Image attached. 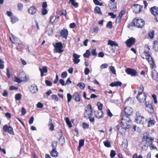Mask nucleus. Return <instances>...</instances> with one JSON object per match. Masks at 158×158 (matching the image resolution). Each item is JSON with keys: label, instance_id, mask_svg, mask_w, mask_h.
<instances>
[{"label": "nucleus", "instance_id": "nucleus-50", "mask_svg": "<svg viewBox=\"0 0 158 158\" xmlns=\"http://www.w3.org/2000/svg\"><path fill=\"white\" fill-rule=\"evenodd\" d=\"M82 126L84 129H87L88 128L89 126L88 124L85 123H82Z\"/></svg>", "mask_w": 158, "mask_h": 158}, {"label": "nucleus", "instance_id": "nucleus-10", "mask_svg": "<svg viewBox=\"0 0 158 158\" xmlns=\"http://www.w3.org/2000/svg\"><path fill=\"white\" fill-rule=\"evenodd\" d=\"M142 8V6L140 5L135 4L132 7V9L134 12L137 13L140 12L141 11Z\"/></svg>", "mask_w": 158, "mask_h": 158}, {"label": "nucleus", "instance_id": "nucleus-23", "mask_svg": "<svg viewBox=\"0 0 158 158\" xmlns=\"http://www.w3.org/2000/svg\"><path fill=\"white\" fill-rule=\"evenodd\" d=\"M155 123L156 121L154 118H149L148 122V127H152L155 124Z\"/></svg>", "mask_w": 158, "mask_h": 158}, {"label": "nucleus", "instance_id": "nucleus-46", "mask_svg": "<svg viewBox=\"0 0 158 158\" xmlns=\"http://www.w3.org/2000/svg\"><path fill=\"white\" fill-rule=\"evenodd\" d=\"M56 17L55 16H52L50 17V21L52 23H53L56 20Z\"/></svg>", "mask_w": 158, "mask_h": 158}, {"label": "nucleus", "instance_id": "nucleus-9", "mask_svg": "<svg viewBox=\"0 0 158 158\" xmlns=\"http://www.w3.org/2000/svg\"><path fill=\"white\" fill-rule=\"evenodd\" d=\"M3 129L4 131H7L8 133L11 135L14 134V133L13 131V129L10 126L8 127L7 125H5L3 127Z\"/></svg>", "mask_w": 158, "mask_h": 158}, {"label": "nucleus", "instance_id": "nucleus-31", "mask_svg": "<svg viewBox=\"0 0 158 158\" xmlns=\"http://www.w3.org/2000/svg\"><path fill=\"white\" fill-rule=\"evenodd\" d=\"M69 2H70L72 5L75 7L77 8L78 6V3L75 2H74V0H70Z\"/></svg>", "mask_w": 158, "mask_h": 158}, {"label": "nucleus", "instance_id": "nucleus-15", "mask_svg": "<svg viewBox=\"0 0 158 158\" xmlns=\"http://www.w3.org/2000/svg\"><path fill=\"white\" fill-rule=\"evenodd\" d=\"M73 57L74 58L73 61L74 64H78L80 61V60L79 59L80 57V55L75 53H74L73 54Z\"/></svg>", "mask_w": 158, "mask_h": 158}, {"label": "nucleus", "instance_id": "nucleus-18", "mask_svg": "<svg viewBox=\"0 0 158 158\" xmlns=\"http://www.w3.org/2000/svg\"><path fill=\"white\" fill-rule=\"evenodd\" d=\"M94 114L96 117L98 118L102 117L103 113L102 110H97L95 111Z\"/></svg>", "mask_w": 158, "mask_h": 158}, {"label": "nucleus", "instance_id": "nucleus-52", "mask_svg": "<svg viewBox=\"0 0 158 158\" xmlns=\"http://www.w3.org/2000/svg\"><path fill=\"white\" fill-rule=\"evenodd\" d=\"M98 110H102V104L100 102H98L97 104Z\"/></svg>", "mask_w": 158, "mask_h": 158}, {"label": "nucleus", "instance_id": "nucleus-27", "mask_svg": "<svg viewBox=\"0 0 158 158\" xmlns=\"http://www.w3.org/2000/svg\"><path fill=\"white\" fill-rule=\"evenodd\" d=\"M10 19L11 23L13 24L18 21V18L14 16H12L10 17Z\"/></svg>", "mask_w": 158, "mask_h": 158}, {"label": "nucleus", "instance_id": "nucleus-57", "mask_svg": "<svg viewBox=\"0 0 158 158\" xmlns=\"http://www.w3.org/2000/svg\"><path fill=\"white\" fill-rule=\"evenodd\" d=\"M108 15L111 16V17L113 19H114L116 17V15L114 14L113 13H109Z\"/></svg>", "mask_w": 158, "mask_h": 158}, {"label": "nucleus", "instance_id": "nucleus-51", "mask_svg": "<svg viewBox=\"0 0 158 158\" xmlns=\"http://www.w3.org/2000/svg\"><path fill=\"white\" fill-rule=\"evenodd\" d=\"M43 106V104L40 102H39L36 105L37 107L38 108H42Z\"/></svg>", "mask_w": 158, "mask_h": 158}, {"label": "nucleus", "instance_id": "nucleus-35", "mask_svg": "<svg viewBox=\"0 0 158 158\" xmlns=\"http://www.w3.org/2000/svg\"><path fill=\"white\" fill-rule=\"evenodd\" d=\"M94 11L95 13L98 14H101L100 8L98 7H96L94 9Z\"/></svg>", "mask_w": 158, "mask_h": 158}, {"label": "nucleus", "instance_id": "nucleus-64", "mask_svg": "<svg viewBox=\"0 0 158 158\" xmlns=\"http://www.w3.org/2000/svg\"><path fill=\"white\" fill-rule=\"evenodd\" d=\"M125 11L124 10H122L119 13V15L118 17L121 18L122 16L125 14Z\"/></svg>", "mask_w": 158, "mask_h": 158}, {"label": "nucleus", "instance_id": "nucleus-36", "mask_svg": "<svg viewBox=\"0 0 158 158\" xmlns=\"http://www.w3.org/2000/svg\"><path fill=\"white\" fill-rule=\"evenodd\" d=\"M148 36L150 37V39H152L154 35V31H152L148 33Z\"/></svg>", "mask_w": 158, "mask_h": 158}, {"label": "nucleus", "instance_id": "nucleus-25", "mask_svg": "<svg viewBox=\"0 0 158 158\" xmlns=\"http://www.w3.org/2000/svg\"><path fill=\"white\" fill-rule=\"evenodd\" d=\"M73 99L76 101L79 102L80 100L79 95L77 92H75L73 94Z\"/></svg>", "mask_w": 158, "mask_h": 158}, {"label": "nucleus", "instance_id": "nucleus-37", "mask_svg": "<svg viewBox=\"0 0 158 158\" xmlns=\"http://www.w3.org/2000/svg\"><path fill=\"white\" fill-rule=\"evenodd\" d=\"M59 14L60 15H64L65 16L66 15V12L65 10H62V11H60L59 12Z\"/></svg>", "mask_w": 158, "mask_h": 158}, {"label": "nucleus", "instance_id": "nucleus-49", "mask_svg": "<svg viewBox=\"0 0 158 158\" xmlns=\"http://www.w3.org/2000/svg\"><path fill=\"white\" fill-rule=\"evenodd\" d=\"M48 13L47 10L45 8H43L42 10V14L43 15H45Z\"/></svg>", "mask_w": 158, "mask_h": 158}, {"label": "nucleus", "instance_id": "nucleus-16", "mask_svg": "<svg viewBox=\"0 0 158 158\" xmlns=\"http://www.w3.org/2000/svg\"><path fill=\"white\" fill-rule=\"evenodd\" d=\"M148 144L145 141H143L140 144V146L143 150H146L147 149Z\"/></svg>", "mask_w": 158, "mask_h": 158}, {"label": "nucleus", "instance_id": "nucleus-26", "mask_svg": "<svg viewBox=\"0 0 158 158\" xmlns=\"http://www.w3.org/2000/svg\"><path fill=\"white\" fill-rule=\"evenodd\" d=\"M108 45H110L111 46L114 45L116 46H118V44L116 43L115 41H114L110 40H109L108 41Z\"/></svg>", "mask_w": 158, "mask_h": 158}, {"label": "nucleus", "instance_id": "nucleus-11", "mask_svg": "<svg viewBox=\"0 0 158 158\" xmlns=\"http://www.w3.org/2000/svg\"><path fill=\"white\" fill-rule=\"evenodd\" d=\"M125 72L128 74L132 76H136L137 73L135 69H126Z\"/></svg>", "mask_w": 158, "mask_h": 158}, {"label": "nucleus", "instance_id": "nucleus-48", "mask_svg": "<svg viewBox=\"0 0 158 158\" xmlns=\"http://www.w3.org/2000/svg\"><path fill=\"white\" fill-rule=\"evenodd\" d=\"M45 83L48 86H51L52 85V83L49 81L46 80L45 81Z\"/></svg>", "mask_w": 158, "mask_h": 158}, {"label": "nucleus", "instance_id": "nucleus-34", "mask_svg": "<svg viewBox=\"0 0 158 158\" xmlns=\"http://www.w3.org/2000/svg\"><path fill=\"white\" fill-rule=\"evenodd\" d=\"M122 146L125 148H127V140H124L122 144Z\"/></svg>", "mask_w": 158, "mask_h": 158}, {"label": "nucleus", "instance_id": "nucleus-47", "mask_svg": "<svg viewBox=\"0 0 158 158\" xmlns=\"http://www.w3.org/2000/svg\"><path fill=\"white\" fill-rule=\"evenodd\" d=\"M68 102H69L72 98V95L69 93L67 94V95Z\"/></svg>", "mask_w": 158, "mask_h": 158}, {"label": "nucleus", "instance_id": "nucleus-29", "mask_svg": "<svg viewBox=\"0 0 158 158\" xmlns=\"http://www.w3.org/2000/svg\"><path fill=\"white\" fill-rule=\"evenodd\" d=\"M48 126L50 127V130L52 131L54 130V126L51 119H50V121L49 122Z\"/></svg>", "mask_w": 158, "mask_h": 158}, {"label": "nucleus", "instance_id": "nucleus-7", "mask_svg": "<svg viewBox=\"0 0 158 158\" xmlns=\"http://www.w3.org/2000/svg\"><path fill=\"white\" fill-rule=\"evenodd\" d=\"M136 98L139 102H144L145 101L146 98V96L144 93L139 92Z\"/></svg>", "mask_w": 158, "mask_h": 158}, {"label": "nucleus", "instance_id": "nucleus-56", "mask_svg": "<svg viewBox=\"0 0 158 158\" xmlns=\"http://www.w3.org/2000/svg\"><path fill=\"white\" fill-rule=\"evenodd\" d=\"M52 99L57 101L58 100V98L57 95H53L52 96Z\"/></svg>", "mask_w": 158, "mask_h": 158}, {"label": "nucleus", "instance_id": "nucleus-32", "mask_svg": "<svg viewBox=\"0 0 158 158\" xmlns=\"http://www.w3.org/2000/svg\"><path fill=\"white\" fill-rule=\"evenodd\" d=\"M66 122L69 127L70 128L72 127V125L70 121H69V118L68 117H66L65 118Z\"/></svg>", "mask_w": 158, "mask_h": 158}, {"label": "nucleus", "instance_id": "nucleus-12", "mask_svg": "<svg viewBox=\"0 0 158 158\" xmlns=\"http://www.w3.org/2000/svg\"><path fill=\"white\" fill-rule=\"evenodd\" d=\"M135 39L132 37L128 39L126 43L127 46L128 47H131L135 42Z\"/></svg>", "mask_w": 158, "mask_h": 158}, {"label": "nucleus", "instance_id": "nucleus-3", "mask_svg": "<svg viewBox=\"0 0 158 158\" xmlns=\"http://www.w3.org/2000/svg\"><path fill=\"white\" fill-rule=\"evenodd\" d=\"M93 110L90 104H89L84 112V116L86 119H89V121L92 123L94 121V118L93 116Z\"/></svg>", "mask_w": 158, "mask_h": 158}, {"label": "nucleus", "instance_id": "nucleus-63", "mask_svg": "<svg viewBox=\"0 0 158 158\" xmlns=\"http://www.w3.org/2000/svg\"><path fill=\"white\" fill-rule=\"evenodd\" d=\"M34 120V118L33 116L31 117L29 120V123L30 124H32L33 123Z\"/></svg>", "mask_w": 158, "mask_h": 158}, {"label": "nucleus", "instance_id": "nucleus-38", "mask_svg": "<svg viewBox=\"0 0 158 158\" xmlns=\"http://www.w3.org/2000/svg\"><path fill=\"white\" fill-rule=\"evenodd\" d=\"M15 99L17 100H19L21 99V95L20 94H16L15 95Z\"/></svg>", "mask_w": 158, "mask_h": 158}, {"label": "nucleus", "instance_id": "nucleus-58", "mask_svg": "<svg viewBox=\"0 0 158 158\" xmlns=\"http://www.w3.org/2000/svg\"><path fill=\"white\" fill-rule=\"evenodd\" d=\"M98 0H93L95 4L101 6L102 4L100 3L98 1Z\"/></svg>", "mask_w": 158, "mask_h": 158}, {"label": "nucleus", "instance_id": "nucleus-54", "mask_svg": "<svg viewBox=\"0 0 158 158\" xmlns=\"http://www.w3.org/2000/svg\"><path fill=\"white\" fill-rule=\"evenodd\" d=\"M67 75V73L66 72H63L61 75V77L63 78H66Z\"/></svg>", "mask_w": 158, "mask_h": 158}, {"label": "nucleus", "instance_id": "nucleus-13", "mask_svg": "<svg viewBox=\"0 0 158 158\" xmlns=\"http://www.w3.org/2000/svg\"><path fill=\"white\" fill-rule=\"evenodd\" d=\"M124 112L125 114V115L127 116L131 114L133 112V109L129 106H126L124 108Z\"/></svg>", "mask_w": 158, "mask_h": 158}, {"label": "nucleus", "instance_id": "nucleus-6", "mask_svg": "<svg viewBox=\"0 0 158 158\" xmlns=\"http://www.w3.org/2000/svg\"><path fill=\"white\" fill-rule=\"evenodd\" d=\"M134 25L138 28H141L144 24V21L142 19L136 18L133 21Z\"/></svg>", "mask_w": 158, "mask_h": 158}, {"label": "nucleus", "instance_id": "nucleus-1", "mask_svg": "<svg viewBox=\"0 0 158 158\" xmlns=\"http://www.w3.org/2000/svg\"><path fill=\"white\" fill-rule=\"evenodd\" d=\"M132 122L130 120V118L126 115H123L122 118V121L121 125L123 129H121L122 131H120L121 134H123L125 130L124 128H129L131 127Z\"/></svg>", "mask_w": 158, "mask_h": 158}, {"label": "nucleus", "instance_id": "nucleus-39", "mask_svg": "<svg viewBox=\"0 0 158 158\" xmlns=\"http://www.w3.org/2000/svg\"><path fill=\"white\" fill-rule=\"evenodd\" d=\"M14 40L15 41L16 43L18 44H23V42L17 38H14Z\"/></svg>", "mask_w": 158, "mask_h": 158}, {"label": "nucleus", "instance_id": "nucleus-62", "mask_svg": "<svg viewBox=\"0 0 158 158\" xmlns=\"http://www.w3.org/2000/svg\"><path fill=\"white\" fill-rule=\"evenodd\" d=\"M23 7V4L21 3H19L18 5V9L20 10H21Z\"/></svg>", "mask_w": 158, "mask_h": 158}, {"label": "nucleus", "instance_id": "nucleus-45", "mask_svg": "<svg viewBox=\"0 0 158 158\" xmlns=\"http://www.w3.org/2000/svg\"><path fill=\"white\" fill-rule=\"evenodd\" d=\"M116 155L115 152L113 150H111L110 153V156L112 158H113Z\"/></svg>", "mask_w": 158, "mask_h": 158}, {"label": "nucleus", "instance_id": "nucleus-8", "mask_svg": "<svg viewBox=\"0 0 158 158\" xmlns=\"http://www.w3.org/2000/svg\"><path fill=\"white\" fill-rule=\"evenodd\" d=\"M146 110L149 113H152L154 112V109L152 105V102H145Z\"/></svg>", "mask_w": 158, "mask_h": 158}, {"label": "nucleus", "instance_id": "nucleus-41", "mask_svg": "<svg viewBox=\"0 0 158 158\" xmlns=\"http://www.w3.org/2000/svg\"><path fill=\"white\" fill-rule=\"evenodd\" d=\"M57 142L56 141H54L52 143V149H56V147L57 146Z\"/></svg>", "mask_w": 158, "mask_h": 158}, {"label": "nucleus", "instance_id": "nucleus-44", "mask_svg": "<svg viewBox=\"0 0 158 158\" xmlns=\"http://www.w3.org/2000/svg\"><path fill=\"white\" fill-rule=\"evenodd\" d=\"M84 139H81L79 141V145L80 147H82L84 146Z\"/></svg>", "mask_w": 158, "mask_h": 158}, {"label": "nucleus", "instance_id": "nucleus-33", "mask_svg": "<svg viewBox=\"0 0 158 158\" xmlns=\"http://www.w3.org/2000/svg\"><path fill=\"white\" fill-rule=\"evenodd\" d=\"M104 145L108 148L110 147V143L108 140H106L103 142Z\"/></svg>", "mask_w": 158, "mask_h": 158}, {"label": "nucleus", "instance_id": "nucleus-55", "mask_svg": "<svg viewBox=\"0 0 158 158\" xmlns=\"http://www.w3.org/2000/svg\"><path fill=\"white\" fill-rule=\"evenodd\" d=\"M15 81L18 83H20L22 81L19 78L16 77H15Z\"/></svg>", "mask_w": 158, "mask_h": 158}, {"label": "nucleus", "instance_id": "nucleus-40", "mask_svg": "<svg viewBox=\"0 0 158 158\" xmlns=\"http://www.w3.org/2000/svg\"><path fill=\"white\" fill-rule=\"evenodd\" d=\"M154 46L153 47L154 48L156 51L157 49H156L155 48L157 47L158 48V38H157L156 40L154 42Z\"/></svg>", "mask_w": 158, "mask_h": 158}, {"label": "nucleus", "instance_id": "nucleus-22", "mask_svg": "<svg viewBox=\"0 0 158 158\" xmlns=\"http://www.w3.org/2000/svg\"><path fill=\"white\" fill-rule=\"evenodd\" d=\"M151 13L154 16L158 15V8L156 7H152L151 9Z\"/></svg>", "mask_w": 158, "mask_h": 158}, {"label": "nucleus", "instance_id": "nucleus-61", "mask_svg": "<svg viewBox=\"0 0 158 158\" xmlns=\"http://www.w3.org/2000/svg\"><path fill=\"white\" fill-rule=\"evenodd\" d=\"M22 114V115H24L26 113V110L24 107H22L21 110Z\"/></svg>", "mask_w": 158, "mask_h": 158}, {"label": "nucleus", "instance_id": "nucleus-43", "mask_svg": "<svg viewBox=\"0 0 158 158\" xmlns=\"http://www.w3.org/2000/svg\"><path fill=\"white\" fill-rule=\"evenodd\" d=\"M110 71L113 74H116V71L114 69V68L112 66H110Z\"/></svg>", "mask_w": 158, "mask_h": 158}, {"label": "nucleus", "instance_id": "nucleus-24", "mask_svg": "<svg viewBox=\"0 0 158 158\" xmlns=\"http://www.w3.org/2000/svg\"><path fill=\"white\" fill-rule=\"evenodd\" d=\"M68 34V31L67 29H64L61 32V35L64 38L66 39Z\"/></svg>", "mask_w": 158, "mask_h": 158}, {"label": "nucleus", "instance_id": "nucleus-17", "mask_svg": "<svg viewBox=\"0 0 158 158\" xmlns=\"http://www.w3.org/2000/svg\"><path fill=\"white\" fill-rule=\"evenodd\" d=\"M143 141H145V142L149 143L152 142V139L151 137H150L149 136L147 135V134L144 135V136L143 137Z\"/></svg>", "mask_w": 158, "mask_h": 158}, {"label": "nucleus", "instance_id": "nucleus-42", "mask_svg": "<svg viewBox=\"0 0 158 158\" xmlns=\"http://www.w3.org/2000/svg\"><path fill=\"white\" fill-rule=\"evenodd\" d=\"M106 27L109 28L110 29H111L112 27V23L111 21H109L107 23L106 25Z\"/></svg>", "mask_w": 158, "mask_h": 158}, {"label": "nucleus", "instance_id": "nucleus-20", "mask_svg": "<svg viewBox=\"0 0 158 158\" xmlns=\"http://www.w3.org/2000/svg\"><path fill=\"white\" fill-rule=\"evenodd\" d=\"M36 9L35 6H31L28 9V12L31 15H33L36 13Z\"/></svg>", "mask_w": 158, "mask_h": 158}, {"label": "nucleus", "instance_id": "nucleus-4", "mask_svg": "<svg viewBox=\"0 0 158 158\" xmlns=\"http://www.w3.org/2000/svg\"><path fill=\"white\" fill-rule=\"evenodd\" d=\"M135 120L136 122L138 123H139L143 125L147 123V119L142 116L141 113L139 112H136L135 114Z\"/></svg>", "mask_w": 158, "mask_h": 158}, {"label": "nucleus", "instance_id": "nucleus-53", "mask_svg": "<svg viewBox=\"0 0 158 158\" xmlns=\"http://www.w3.org/2000/svg\"><path fill=\"white\" fill-rule=\"evenodd\" d=\"M77 86L80 87H82L83 88L82 89H84L85 87V84L84 83H78L77 84Z\"/></svg>", "mask_w": 158, "mask_h": 158}, {"label": "nucleus", "instance_id": "nucleus-21", "mask_svg": "<svg viewBox=\"0 0 158 158\" xmlns=\"http://www.w3.org/2000/svg\"><path fill=\"white\" fill-rule=\"evenodd\" d=\"M39 70L41 73V77L44 76V73H47L48 72L47 68L46 66H43L42 68H40Z\"/></svg>", "mask_w": 158, "mask_h": 158}, {"label": "nucleus", "instance_id": "nucleus-14", "mask_svg": "<svg viewBox=\"0 0 158 158\" xmlns=\"http://www.w3.org/2000/svg\"><path fill=\"white\" fill-rule=\"evenodd\" d=\"M151 76L153 80L156 81H158V73L156 70H152Z\"/></svg>", "mask_w": 158, "mask_h": 158}, {"label": "nucleus", "instance_id": "nucleus-5", "mask_svg": "<svg viewBox=\"0 0 158 158\" xmlns=\"http://www.w3.org/2000/svg\"><path fill=\"white\" fill-rule=\"evenodd\" d=\"M53 45L54 47V52L55 53H61L63 52L62 49L63 48L62 44L61 42L56 43L55 44L53 43Z\"/></svg>", "mask_w": 158, "mask_h": 158}, {"label": "nucleus", "instance_id": "nucleus-59", "mask_svg": "<svg viewBox=\"0 0 158 158\" xmlns=\"http://www.w3.org/2000/svg\"><path fill=\"white\" fill-rule=\"evenodd\" d=\"M93 56H96L97 53L96 52V49H93L92 50L91 52Z\"/></svg>", "mask_w": 158, "mask_h": 158}, {"label": "nucleus", "instance_id": "nucleus-60", "mask_svg": "<svg viewBox=\"0 0 158 158\" xmlns=\"http://www.w3.org/2000/svg\"><path fill=\"white\" fill-rule=\"evenodd\" d=\"M90 70L88 68H86L84 71V73L86 75H88L89 73Z\"/></svg>", "mask_w": 158, "mask_h": 158}, {"label": "nucleus", "instance_id": "nucleus-19", "mask_svg": "<svg viewBox=\"0 0 158 158\" xmlns=\"http://www.w3.org/2000/svg\"><path fill=\"white\" fill-rule=\"evenodd\" d=\"M30 91L32 93H37L38 90L37 86L35 85H31L30 88Z\"/></svg>", "mask_w": 158, "mask_h": 158}, {"label": "nucleus", "instance_id": "nucleus-2", "mask_svg": "<svg viewBox=\"0 0 158 158\" xmlns=\"http://www.w3.org/2000/svg\"><path fill=\"white\" fill-rule=\"evenodd\" d=\"M146 48L147 49L141 55V56L143 59H146L148 60L151 67L153 69L155 67V64L154 61L150 56L149 52L150 48L148 46H147Z\"/></svg>", "mask_w": 158, "mask_h": 158}, {"label": "nucleus", "instance_id": "nucleus-30", "mask_svg": "<svg viewBox=\"0 0 158 158\" xmlns=\"http://www.w3.org/2000/svg\"><path fill=\"white\" fill-rule=\"evenodd\" d=\"M90 53L89 51L88 50H87L85 53L83 54V56L86 58H89L90 55Z\"/></svg>", "mask_w": 158, "mask_h": 158}, {"label": "nucleus", "instance_id": "nucleus-28", "mask_svg": "<svg viewBox=\"0 0 158 158\" xmlns=\"http://www.w3.org/2000/svg\"><path fill=\"white\" fill-rule=\"evenodd\" d=\"M55 149H52V151L50 152L51 156L53 157H57L58 155V152Z\"/></svg>", "mask_w": 158, "mask_h": 158}]
</instances>
